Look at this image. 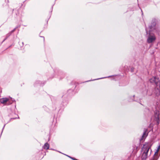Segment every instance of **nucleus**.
Masks as SVG:
<instances>
[{
  "instance_id": "f257e3e1",
  "label": "nucleus",
  "mask_w": 160,
  "mask_h": 160,
  "mask_svg": "<svg viewBox=\"0 0 160 160\" xmlns=\"http://www.w3.org/2000/svg\"><path fill=\"white\" fill-rule=\"evenodd\" d=\"M150 82L151 83H155L156 87L159 86L157 89L155 88V93L156 96L160 98V81L159 78L157 77H153L150 80Z\"/></svg>"
},
{
  "instance_id": "f03ea898",
  "label": "nucleus",
  "mask_w": 160,
  "mask_h": 160,
  "mask_svg": "<svg viewBox=\"0 0 160 160\" xmlns=\"http://www.w3.org/2000/svg\"><path fill=\"white\" fill-rule=\"evenodd\" d=\"M155 110H153L154 114L152 117L153 120L155 123V124L158 125L160 122V111L156 109V106H155Z\"/></svg>"
},
{
  "instance_id": "7ed1b4c3",
  "label": "nucleus",
  "mask_w": 160,
  "mask_h": 160,
  "mask_svg": "<svg viewBox=\"0 0 160 160\" xmlns=\"http://www.w3.org/2000/svg\"><path fill=\"white\" fill-rule=\"evenodd\" d=\"M145 30L147 35H148L147 42L148 43H150L154 42L156 40V37L154 34L152 32L148 31L147 28H146Z\"/></svg>"
},
{
  "instance_id": "20e7f679",
  "label": "nucleus",
  "mask_w": 160,
  "mask_h": 160,
  "mask_svg": "<svg viewBox=\"0 0 160 160\" xmlns=\"http://www.w3.org/2000/svg\"><path fill=\"white\" fill-rule=\"evenodd\" d=\"M54 71L55 74V77L59 78L60 80L64 78L65 76V73L58 68H55L54 70Z\"/></svg>"
},
{
  "instance_id": "39448f33",
  "label": "nucleus",
  "mask_w": 160,
  "mask_h": 160,
  "mask_svg": "<svg viewBox=\"0 0 160 160\" xmlns=\"http://www.w3.org/2000/svg\"><path fill=\"white\" fill-rule=\"evenodd\" d=\"M157 20L155 18L152 19L150 25H149L148 28L149 30L148 31L152 32L154 30H157V27L156 26L157 22Z\"/></svg>"
},
{
  "instance_id": "423d86ee",
  "label": "nucleus",
  "mask_w": 160,
  "mask_h": 160,
  "mask_svg": "<svg viewBox=\"0 0 160 160\" xmlns=\"http://www.w3.org/2000/svg\"><path fill=\"white\" fill-rule=\"evenodd\" d=\"M14 102H15V101L12 98L9 99L7 98H3L0 99V102L6 105H9Z\"/></svg>"
},
{
  "instance_id": "0eeeda50",
  "label": "nucleus",
  "mask_w": 160,
  "mask_h": 160,
  "mask_svg": "<svg viewBox=\"0 0 160 160\" xmlns=\"http://www.w3.org/2000/svg\"><path fill=\"white\" fill-rule=\"evenodd\" d=\"M149 132V131L148 129H144L143 134L139 140L140 142H142L144 141L145 139L148 136Z\"/></svg>"
},
{
  "instance_id": "6e6552de",
  "label": "nucleus",
  "mask_w": 160,
  "mask_h": 160,
  "mask_svg": "<svg viewBox=\"0 0 160 160\" xmlns=\"http://www.w3.org/2000/svg\"><path fill=\"white\" fill-rule=\"evenodd\" d=\"M151 148V146L149 143L147 144H144L142 149V151L145 153L148 154V153Z\"/></svg>"
},
{
  "instance_id": "1a4fd4ad",
  "label": "nucleus",
  "mask_w": 160,
  "mask_h": 160,
  "mask_svg": "<svg viewBox=\"0 0 160 160\" xmlns=\"http://www.w3.org/2000/svg\"><path fill=\"white\" fill-rule=\"evenodd\" d=\"M73 95V89H69L67 92L65 94H64L62 96V98L63 99L67 97H70Z\"/></svg>"
},
{
  "instance_id": "9d476101",
  "label": "nucleus",
  "mask_w": 160,
  "mask_h": 160,
  "mask_svg": "<svg viewBox=\"0 0 160 160\" xmlns=\"http://www.w3.org/2000/svg\"><path fill=\"white\" fill-rule=\"evenodd\" d=\"M68 103V101L67 99L65 100H63L61 104V108H64L66 106Z\"/></svg>"
},
{
  "instance_id": "9b49d317",
  "label": "nucleus",
  "mask_w": 160,
  "mask_h": 160,
  "mask_svg": "<svg viewBox=\"0 0 160 160\" xmlns=\"http://www.w3.org/2000/svg\"><path fill=\"white\" fill-rule=\"evenodd\" d=\"M13 12H12V15L15 18H18V17L19 16V13L18 10L15 9L13 10Z\"/></svg>"
},
{
  "instance_id": "f8f14e48",
  "label": "nucleus",
  "mask_w": 160,
  "mask_h": 160,
  "mask_svg": "<svg viewBox=\"0 0 160 160\" xmlns=\"http://www.w3.org/2000/svg\"><path fill=\"white\" fill-rule=\"evenodd\" d=\"M46 83V81H44L43 82H41L40 81H37L35 82L34 86H36V84H39L40 86H43Z\"/></svg>"
},
{
  "instance_id": "ddd939ff",
  "label": "nucleus",
  "mask_w": 160,
  "mask_h": 160,
  "mask_svg": "<svg viewBox=\"0 0 160 160\" xmlns=\"http://www.w3.org/2000/svg\"><path fill=\"white\" fill-rule=\"evenodd\" d=\"M142 99L141 98H139L138 97L135 96L134 97V101L137 102L141 105H143L142 103L141 100Z\"/></svg>"
},
{
  "instance_id": "4468645a",
  "label": "nucleus",
  "mask_w": 160,
  "mask_h": 160,
  "mask_svg": "<svg viewBox=\"0 0 160 160\" xmlns=\"http://www.w3.org/2000/svg\"><path fill=\"white\" fill-rule=\"evenodd\" d=\"M148 157V154L143 152L141 157L142 160H145Z\"/></svg>"
},
{
  "instance_id": "2eb2a0df",
  "label": "nucleus",
  "mask_w": 160,
  "mask_h": 160,
  "mask_svg": "<svg viewBox=\"0 0 160 160\" xmlns=\"http://www.w3.org/2000/svg\"><path fill=\"white\" fill-rule=\"evenodd\" d=\"M135 95H133L132 96H129L128 97V100L129 102H132L134 101V98Z\"/></svg>"
},
{
  "instance_id": "dca6fc26",
  "label": "nucleus",
  "mask_w": 160,
  "mask_h": 160,
  "mask_svg": "<svg viewBox=\"0 0 160 160\" xmlns=\"http://www.w3.org/2000/svg\"><path fill=\"white\" fill-rule=\"evenodd\" d=\"M49 145L47 142L45 143L44 146H43V149L46 150H48L49 149Z\"/></svg>"
},
{
  "instance_id": "f3484780",
  "label": "nucleus",
  "mask_w": 160,
  "mask_h": 160,
  "mask_svg": "<svg viewBox=\"0 0 160 160\" xmlns=\"http://www.w3.org/2000/svg\"><path fill=\"white\" fill-rule=\"evenodd\" d=\"M112 76H109L108 77H103V78H98V79H94V80H88V81H86L85 82H89V81H94V80H98V79H102V78H109V77H112Z\"/></svg>"
},
{
  "instance_id": "a211bd4d",
  "label": "nucleus",
  "mask_w": 160,
  "mask_h": 160,
  "mask_svg": "<svg viewBox=\"0 0 160 160\" xmlns=\"http://www.w3.org/2000/svg\"><path fill=\"white\" fill-rule=\"evenodd\" d=\"M54 5V4H53V5H52V7H51V11L50 12H49V15H50V17H49V19H49L50 18V17H51V15H52V11L53 8V6Z\"/></svg>"
},
{
  "instance_id": "6ab92c4d",
  "label": "nucleus",
  "mask_w": 160,
  "mask_h": 160,
  "mask_svg": "<svg viewBox=\"0 0 160 160\" xmlns=\"http://www.w3.org/2000/svg\"><path fill=\"white\" fill-rule=\"evenodd\" d=\"M11 35V33L10 32L8 33L6 36V38H8Z\"/></svg>"
},
{
  "instance_id": "aec40b11",
  "label": "nucleus",
  "mask_w": 160,
  "mask_h": 160,
  "mask_svg": "<svg viewBox=\"0 0 160 160\" xmlns=\"http://www.w3.org/2000/svg\"><path fill=\"white\" fill-rule=\"evenodd\" d=\"M16 118H16V117L11 118L9 120V121L7 122V123H8V122H9L12 120L15 119H16Z\"/></svg>"
},
{
  "instance_id": "412c9836",
  "label": "nucleus",
  "mask_w": 160,
  "mask_h": 160,
  "mask_svg": "<svg viewBox=\"0 0 160 160\" xmlns=\"http://www.w3.org/2000/svg\"><path fill=\"white\" fill-rule=\"evenodd\" d=\"M17 28V27H16L13 30H12L11 32H10V33H11V34L14 32L15 31V30Z\"/></svg>"
},
{
  "instance_id": "4be33fe9",
  "label": "nucleus",
  "mask_w": 160,
  "mask_h": 160,
  "mask_svg": "<svg viewBox=\"0 0 160 160\" xmlns=\"http://www.w3.org/2000/svg\"><path fill=\"white\" fill-rule=\"evenodd\" d=\"M15 114L16 115L14 112H12V114H10L8 115V117H11L12 115Z\"/></svg>"
},
{
  "instance_id": "5701e85b",
  "label": "nucleus",
  "mask_w": 160,
  "mask_h": 160,
  "mask_svg": "<svg viewBox=\"0 0 160 160\" xmlns=\"http://www.w3.org/2000/svg\"><path fill=\"white\" fill-rule=\"evenodd\" d=\"M134 68H133V67H132L131 68V72H134Z\"/></svg>"
},
{
  "instance_id": "b1692460",
  "label": "nucleus",
  "mask_w": 160,
  "mask_h": 160,
  "mask_svg": "<svg viewBox=\"0 0 160 160\" xmlns=\"http://www.w3.org/2000/svg\"><path fill=\"white\" fill-rule=\"evenodd\" d=\"M5 125H6V124H5L4 125V126H3V128H2V132H1V135H2V132H3V130L4 128V127H5Z\"/></svg>"
},
{
  "instance_id": "393cba45",
  "label": "nucleus",
  "mask_w": 160,
  "mask_h": 160,
  "mask_svg": "<svg viewBox=\"0 0 160 160\" xmlns=\"http://www.w3.org/2000/svg\"><path fill=\"white\" fill-rule=\"evenodd\" d=\"M7 38H5L2 41V42H1V44H2V43L3 42L5 41Z\"/></svg>"
},
{
  "instance_id": "a878e982",
  "label": "nucleus",
  "mask_w": 160,
  "mask_h": 160,
  "mask_svg": "<svg viewBox=\"0 0 160 160\" xmlns=\"http://www.w3.org/2000/svg\"><path fill=\"white\" fill-rule=\"evenodd\" d=\"M7 38H5L2 41V42H1V44H2V43L3 42L5 41Z\"/></svg>"
},
{
  "instance_id": "bb28decb",
  "label": "nucleus",
  "mask_w": 160,
  "mask_h": 160,
  "mask_svg": "<svg viewBox=\"0 0 160 160\" xmlns=\"http://www.w3.org/2000/svg\"><path fill=\"white\" fill-rule=\"evenodd\" d=\"M138 6L139 7V8H140V9L141 10V12H142V14L143 15V13L142 12V10L141 9V8L139 7V5L138 4Z\"/></svg>"
},
{
  "instance_id": "cd10ccee",
  "label": "nucleus",
  "mask_w": 160,
  "mask_h": 160,
  "mask_svg": "<svg viewBox=\"0 0 160 160\" xmlns=\"http://www.w3.org/2000/svg\"><path fill=\"white\" fill-rule=\"evenodd\" d=\"M135 10V8H134V7H133V8H132L131 9V10H132V11H134V10Z\"/></svg>"
},
{
  "instance_id": "c85d7f7f",
  "label": "nucleus",
  "mask_w": 160,
  "mask_h": 160,
  "mask_svg": "<svg viewBox=\"0 0 160 160\" xmlns=\"http://www.w3.org/2000/svg\"><path fill=\"white\" fill-rule=\"evenodd\" d=\"M24 45L23 42H22V45H20L21 47H22Z\"/></svg>"
},
{
  "instance_id": "c756f323",
  "label": "nucleus",
  "mask_w": 160,
  "mask_h": 160,
  "mask_svg": "<svg viewBox=\"0 0 160 160\" xmlns=\"http://www.w3.org/2000/svg\"><path fill=\"white\" fill-rule=\"evenodd\" d=\"M146 109L148 111H150V109H149V108H146Z\"/></svg>"
},
{
  "instance_id": "7c9ffc66",
  "label": "nucleus",
  "mask_w": 160,
  "mask_h": 160,
  "mask_svg": "<svg viewBox=\"0 0 160 160\" xmlns=\"http://www.w3.org/2000/svg\"><path fill=\"white\" fill-rule=\"evenodd\" d=\"M41 37L43 38V40H44V37L43 36Z\"/></svg>"
},
{
  "instance_id": "2f4dec72",
  "label": "nucleus",
  "mask_w": 160,
  "mask_h": 160,
  "mask_svg": "<svg viewBox=\"0 0 160 160\" xmlns=\"http://www.w3.org/2000/svg\"><path fill=\"white\" fill-rule=\"evenodd\" d=\"M50 149L52 150H55L54 149H53L52 148H51V149Z\"/></svg>"
},
{
  "instance_id": "473e14b6",
  "label": "nucleus",
  "mask_w": 160,
  "mask_h": 160,
  "mask_svg": "<svg viewBox=\"0 0 160 160\" xmlns=\"http://www.w3.org/2000/svg\"><path fill=\"white\" fill-rule=\"evenodd\" d=\"M151 152H152L151 149H150V154H151Z\"/></svg>"
},
{
  "instance_id": "72a5a7b5",
  "label": "nucleus",
  "mask_w": 160,
  "mask_h": 160,
  "mask_svg": "<svg viewBox=\"0 0 160 160\" xmlns=\"http://www.w3.org/2000/svg\"><path fill=\"white\" fill-rule=\"evenodd\" d=\"M52 96H51V97H50V98H51V100H52Z\"/></svg>"
},
{
  "instance_id": "f704fd0d",
  "label": "nucleus",
  "mask_w": 160,
  "mask_h": 160,
  "mask_svg": "<svg viewBox=\"0 0 160 160\" xmlns=\"http://www.w3.org/2000/svg\"><path fill=\"white\" fill-rule=\"evenodd\" d=\"M17 116H18V118H19V117H18V115H16Z\"/></svg>"
},
{
  "instance_id": "c9c22d12",
  "label": "nucleus",
  "mask_w": 160,
  "mask_h": 160,
  "mask_svg": "<svg viewBox=\"0 0 160 160\" xmlns=\"http://www.w3.org/2000/svg\"><path fill=\"white\" fill-rule=\"evenodd\" d=\"M11 46V45L8 48H10Z\"/></svg>"
},
{
  "instance_id": "e433bc0d",
  "label": "nucleus",
  "mask_w": 160,
  "mask_h": 160,
  "mask_svg": "<svg viewBox=\"0 0 160 160\" xmlns=\"http://www.w3.org/2000/svg\"><path fill=\"white\" fill-rule=\"evenodd\" d=\"M26 0H26L25 1H24L23 2V3H24L25 2V1H26Z\"/></svg>"
},
{
  "instance_id": "4c0bfd02",
  "label": "nucleus",
  "mask_w": 160,
  "mask_h": 160,
  "mask_svg": "<svg viewBox=\"0 0 160 160\" xmlns=\"http://www.w3.org/2000/svg\"><path fill=\"white\" fill-rule=\"evenodd\" d=\"M9 111H11V109H10V110H9Z\"/></svg>"
},
{
  "instance_id": "58836bf2",
  "label": "nucleus",
  "mask_w": 160,
  "mask_h": 160,
  "mask_svg": "<svg viewBox=\"0 0 160 160\" xmlns=\"http://www.w3.org/2000/svg\"><path fill=\"white\" fill-rule=\"evenodd\" d=\"M63 154H64V155H66V154H64V153H63Z\"/></svg>"
},
{
  "instance_id": "ea45409f",
  "label": "nucleus",
  "mask_w": 160,
  "mask_h": 160,
  "mask_svg": "<svg viewBox=\"0 0 160 160\" xmlns=\"http://www.w3.org/2000/svg\"><path fill=\"white\" fill-rule=\"evenodd\" d=\"M48 20H47V23H48Z\"/></svg>"
},
{
  "instance_id": "a19ab883",
  "label": "nucleus",
  "mask_w": 160,
  "mask_h": 160,
  "mask_svg": "<svg viewBox=\"0 0 160 160\" xmlns=\"http://www.w3.org/2000/svg\"><path fill=\"white\" fill-rule=\"evenodd\" d=\"M56 109V108H55L54 109L55 110Z\"/></svg>"
}]
</instances>
